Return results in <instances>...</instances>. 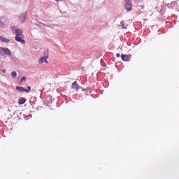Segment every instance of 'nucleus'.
I'll return each instance as SVG.
<instances>
[{"mask_svg": "<svg viewBox=\"0 0 179 179\" xmlns=\"http://www.w3.org/2000/svg\"><path fill=\"white\" fill-rule=\"evenodd\" d=\"M124 6L125 9L129 12L131 9H132V1L131 0H125L124 1Z\"/></svg>", "mask_w": 179, "mask_h": 179, "instance_id": "nucleus-3", "label": "nucleus"}, {"mask_svg": "<svg viewBox=\"0 0 179 179\" xmlns=\"http://www.w3.org/2000/svg\"><path fill=\"white\" fill-rule=\"evenodd\" d=\"M116 57H117V58H120V57H121V55H120V53H117V54L116 55Z\"/></svg>", "mask_w": 179, "mask_h": 179, "instance_id": "nucleus-16", "label": "nucleus"}, {"mask_svg": "<svg viewBox=\"0 0 179 179\" xmlns=\"http://www.w3.org/2000/svg\"><path fill=\"white\" fill-rule=\"evenodd\" d=\"M71 89H73V90H76V92H79V90L82 89V87L79 86V85H78V83L76 81L73 83L71 85Z\"/></svg>", "mask_w": 179, "mask_h": 179, "instance_id": "nucleus-6", "label": "nucleus"}, {"mask_svg": "<svg viewBox=\"0 0 179 179\" xmlns=\"http://www.w3.org/2000/svg\"><path fill=\"white\" fill-rule=\"evenodd\" d=\"M0 41L2 43H9L10 40L3 36H0Z\"/></svg>", "mask_w": 179, "mask_h": 179, "instance_id": "nucleus-12", "label": "nucleus"}, {"mask_svg": "<svg viewBox=\"0 0 179 179\" xmlns=\"http://www.w3.org/2000/svg\"><path fill=\"white\" fill-rule=\"evenodd\" d=\"M155 9L157 10V9H159V7H157V6L155 7Z\"/></svg>", "mask_w": 179, "mask_h": 179, "instance_id": "nucleus-19", "label": "nucleus"}, {"mask_svg": "<svg viewBox=\"0 0 179 179\" xmlns=\"http://www.w3.org/2000/svg\"><path fill=\"white\" fill-rule=\"evenodd\" d=\"M166 5L169 9H177V8H178L177 1H173L171 3H168Z\"/></svg>", "mask_w": 179, "mask_h": 179, "instance_id": "nucleus-5", "label": "nucleus"}, {"mask_svg": "<svg viewBox=\"0 0 179 179\" xmlns=\"http://www.w3.org/2000/svg\"><path fill=\"white\" fill-rule=\"evenodd\" d=\"M121 57H122V61L128 62L129 61V57H131V55H122Z\"/></svg>", "mask_w": 179, "mask_h": 179, "instance_id": "nucleus-10", "label": "nucleus"}, {"mask_svg": "<svg viewBox=\"0 0 179 179\" xmlns=\"http://www.w3.org/2000/svg\"><path fill=\"white\" fill-rule=\"evenodd\" d=\"M17 76V73H16V71H13L11 73V77L13 79H15V78Z\"/></svg>", "mask_w": 179, "mask_h": 179, "instance_id": "nucleus-13", "label": "nucleus"}, {"mask_svg": "<svg viewBox=\"0 0 179 179\" xmlns=\"http://www.w3.org/2000/svg\"><path fill=\"white\" fill-rule=\"evenodd\" d=\"M15 41H17L18 43H21V44L26 43V41H24V39L22 38V37H20V36H15Z\"/></svg>", "mask_w": 179, "mask_h": 179, "instance_id": "nucleus-9", "label": "nucleus"}, {"mask_svg": "<svg viewBox=\"0 0 179 179\" xmlns=\"http://www.w3.org/2000/svg\"><path fill=\"white\" fill-rule=\"evenodd\" d=\"M2 51L3 54L6 55H8V57H12V52H10V50L6 48H0V52Z\"/></svg>", "mask_w": 179, "mask_h": 179, "instance_id": "nucleus-4", "label": "nucleus"}, {"mask_svg": "<svg viewBox=\"0 0 179 179\" xmlns=\"http://www.w3.org/2000/svg\"><path fill=\"white\" fill-rule=\"evenodd\" d=\"M15 90H18V92H21V93H23V92H25L26 93H30L31 87H27V89H24V87H23L17 86L15 87Z\"/></svg>", "mask_w": 179, "mask_h": 179, "instance_id": "nucleus-2", "label": "nucleus"}, {"mask_svg": "<svg viewBox=\"0 0 179 179\" xmlns=\"http://www.w3.org/2000/svg\"><path fill=\"white\" fill-rule=\"evenodd\" d=\"M0 23H2V22H0Z\"/></svg>", "mask_w": 179, "mask_h": 179, "instance_id": "nucleus-23", "label": "nucleus"}, {"mask_svg": "<svg viewBox=\"0 0 179 179\" xmlns=\"http://www.w3.org/2000/svg\"><path fill=\"white\" fill-rule=\"evenodd\" d=\"M57 1H59V0H56Z\"/></svg>", "mask_w": 179, "mask_h": 179, "instance_id": "nucleus-22", "label": "nucleus"}, {"mask_svg": "<svg viewBox=\"0 0 179 179\" xmlns=\"http://www.w3.org/2000/svg\"><path fill=\"white\" fill-rule=\"evenodd\" d=\"M3 73H5L6 72V69L2 70Z\"/></svg>", "mask_w": 179, "mask_h": 179, "instance_id": "nucleus-17", "label": "nucleus"}, {"mask_svg": "<svg viewBox=\"0 0 179 179\" xmlns=\"http://www.w3.org/2000/svg\"><path fill=\"white\" fill-rule=\"evenodd\" d=\"M20 82H26V77H22Z\"/></svg>", "mask_w": 179, "mask_h": 179, "instance_id": "nucleus-14", "label": "nucleus"}, {"mask_svg": "<svg viewBox=\"0 0 179 179\" xmlns=\"http://www.w3.org/2000/svg\"><path fill=\"white\" fill-rule=\"evenodd\" d=\"M26 103V99L23 97H21L18 99V104L22 105Z\"/></svg>", "mask_w": 179, "mask_h": 179, "instance_id": "nucleus-11", "label": "nucleus"}, {"mask_svg": "<svg viewBox=\"0 0 179 179\" xmlns=\"http://www.w3.org/2000/svg\"><path fill=\"white\" fill-rule=\"evenodd\" d=\"M26 16H27V13L24 12L22 14H21L19 17L20 21L22 23L25 22L26 20Z\"/></svg>", "mask_w": 179, "mask_h": 179, "instance_id": "nucleus-8", "label": "nucleus"}, {"mask_svg": "<svg viewBox=\"0 0 179 179\" xmlns=\"http://www.w3.org/2000/svg\"><path fill=\"white\" fill-rule=\"evenodd\" d=\"M123 29H127V27H124V24H122Z\"/></svg>", "mask_w": 179, "mask_h": 179, "instance_id": "nucleus-18", "label": "nucleus"}, {"mask_svg": "<svg viewBox=\"0 0 179 179\" xmlns=\"http://www.w3.org/2000/svg\"><path fill=\"white\" fill-rule=\"evenodd\" d=\"M165 23H171L170 22H166Z\"/></svg>", "mask_w": 179, "mask_h": 179, "instance_id": "nucleus-20", "label": "nucleus"}, {"mask_svg": "<svg viewBox=\"0 0 179 179\" xmlns=\"http://www.w3.org/2000/svg\"><path fill=\"white\" fill-rule=\"evenodd\" d=\"M12 31L13 34L16 36V37L20 36L22 34H23V31L16 27H13L12 28Z\"/></svg>", "mask_w": 179, "mask_h": 179, "instance_id": "nucleus-1", "label": "nucleus"}, {"mask_svg": "<svg viewBox=\"0 0 179 179\" xmlns=\"http://www.w3.org/2000/svg\"><path fill=\"white\" fill-rule=\"evenodd\" d=\"M120 23H124V21H122Z\"/></svg>", "mask_w": 179, "mask_h": 179, "instance_id": "nucleus-21", "label": "nucleus"}, {"mask_svg": "<svg viewBox=\"0 0 179 179\" xmlns=\"http://www.w3.org/2000/svg\"><path fill=\"white\" fill-rule=\"evenodd\" d=\"M48 58V55H46V56L43 57L41 59H39V60H38L39 65H41V64H43V62H45V64H48V61L47 60Z\"/></svg>", "mask_w": 179, "mask_h": 179, "instance_id": "nucleus-7", "label": "nucleus"}, {"mask_svg": "<svg viewBox=\"0 0 179 179\" xmlns=\"http://www.w3.org/2000/svg\"><path fill=\"white\" fill-rule=\"evenodd\" d=\"M160 13H162V15H163V13H164V10H163V8L160 9V11H159Z\"/></svg>", "mask_w": 179, "mask_h": 179, "instance_id": "nucleus-15", "label": "nucleus"}]
</instances>
